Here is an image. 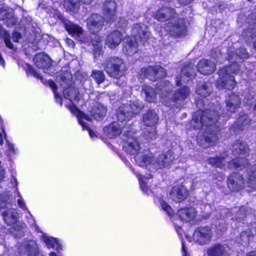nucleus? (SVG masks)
I'll list each match as a JSON object with an SVG mask.
<instances>
[{
    "instance_id": "obj_2",
    "label": "nucleus",
    "mask_w": 256,
    "mask_h": 256,
    "mask_svg": "<svg viewBox=\"0 0 256 256\" xmlns=\"http://www.w3.org/2000/svg\"><path fill=\"white\" fill-rule=\"evenodd\" d=\"M121 126L118 122H113L104 129V132L110 138L117 137L120 134H122V138L124 142V150L131 155H137L140 150V143L137 138L134 136L132 129L129 127Z\"/></svg>"
},
{
    "instance_id": "obj_57",
    "label": "nucleus",
    "mask_w": 256,
    "mask_h": 256,
    "mask_svg": "<svg viewBox=\"0 0 256 256\" xmlns=\"http://www.w3.org/2000/svg\"><path fill=\"white\" fill-rule=\"evenodd\" d=\"M8 32L4 30L2 27L0 25V38H4L6 36H8Z\"/></svg>"
},
{
    "instance_id": "obj_50",
    "label": "nucleus",
    "mask_w": 256,
    "mask_h": 256,
    "mask_svg": "<svg viewBox=\"0 0 256 256\" xmlns=\"http://www.w3.org/2000/svg\"><path fill=\"white\" fill-rule=\"evenodd\" d=\"M220 56V49L219 48H216L212 50V58H214V60H216Z\"/></svg>"
},
{
    "instance_id": "obj_1",
    "label": "nucleus",
    "mask_w": 256,
    "mask_h": 256,
    "mask_svg": "<svg viewBox=\"0 0 256 256\" xmlns=\"http://www.w3.org/2000/svg\"><path fill=\"white\" fill-rule=\"evenodd\" d=\"M248 54L246 50L240 48L236 52L228 53V60L232 63L220 69L218 71L219 78L216 81V86L220 89H232L236 84L234 75L236 74L240 70V66L238 64L242 60L248 58Z\"/></svg>"
},
{
    "instance_id": "obj_35",
    "label": "nucleus",
    "mask_w": 256,
    "mask_h": 256,
    "mask_svg": "<svg viewBox=\"0 0 256 256\" xmlns=\"http://www.w3.org/2000/svg\"><path fill=\"white\" fill-rule=\"evenodd\" d=\"M212 92L210 84L206 83L198 84L196 88V93L203 97L208 96Z\"/></svg>"
},
{
    "instance_id": "obj_5",
    "label": "nucleus",
    "mask_w": 256,
    "mask_h": 256,
    "mask_svg": "<svg viewBox=\"0 0 256 256\" xmlns=\"http://www.w3.org/2000/svg\"><path fill=\"white\" fill-rule=\"evenodd\" d=\"M157 88L160 91V94L163 100L171 99L174 102L182 100L187 98L190 90L187 86H184L176 90L173 94H170L172 85L168 81H162L158 84Z\"/></svg>"
},
{
    "instance_id": "obj_44",
    "label": "nucleus",
    "mask_w": 256,
    "mask_h": 256,
    "mask_svg": "<svg viewBox=\"0 0 256 256\" xmlns=\"http://www.w3.org/2000/svg\"><path fill=\"white\" fill-rule=\"evenodd\" d=\"M48 86L52 89L54 95V98L56 102L58 103H59L60 105H62V99L61 97L58 95L57 92V86L56 84L52 80H49L48 81Z\"/></svg>"
},
{
    "instance_id": "obj_21",
    "label": "nucleus",
    "mask_w": 256,
    "mask_h": 256,
    "mask_svg": "<svg viewBox=\"0 0 256 256\" xmlns=\"http://www.w3.org/2000/svg\"><path fill=\"white\" fill-rule=\"evenodd\" d=\"M198 70L203 74H212L215 70L214 62L206 60H200L197 65Z\"/></svg>"
},
{
    "instance_id": "obj_8",
    "label": "nucleus",
    "mask_w": 256,
    "mask_h": 256,
    "mask_svg": "<svg viewBox=\"0 0 256 256\" xmlns=\"http://www.w3.org/2000/svg\"><path fill=\"white\" fill-rule=\"evenodd\" d=\"M104 18L100 14H93L87 19L88 28L90 32L97 34L104 26Z\"/></svg>"
},
{
    "instance_id": "obj_52",
    "label": "nucleus",
    "mask_w": 256,
    "mask_h": 256,
    "mask_svg": "<svg viewBox=\"0 0 256 256\" xmlns=\"http://www.w3.org/2000/svg\"><path fill=\"white\" fill-rule=\"evenodd\" d=\"M26 225L24 224H18L14 226V230L19 232V234H22L24 232V229L25 228Z\"/></svg>"
},
{
    "instance_id": "obj_30",
    "label": "nucleus",
    "mask_w": 256,
    "mask_h": 256,
    "mask_svg": "<svg viewBox=\"0 0 256 256\" xmlns=\"http://www.w3.org/2000/svg\"><path fill=\"white\" fill-rule=\"evenodd\" d=\"M226 155L224 154L218 156L210 158L208 160V162L214 167L223 169L224 168L226 163Z\"/></svg>"
},
{
    "instance_id": "obj_17",
    "label": "nucleus",
    "mask_w": 256,
    "mask_h": 256,
    "mask_svg": "<svg viewBox=\"0 0 256 256\" xmlns=\"http://www.w3.org/2000/svg\"><path fill=\"white\" fill-rule=\"evenodd\" d=\"M244 179L242 174L238 173H232L228 178V186L232 191L240 190L244 184Z\"/></svg>"
},
{
    "instance_id": "obj_49",
    "label": "nucleus",
    "mask_w": 256,
    "mask_h": 256,
    "mask_svg": "<svg viewBox=\"0 0 256 256\" xmlns=\"http://www.w3.org/2000/svg\"><path fill=\"white\" fill-rule=\"evenodd\" d=\"M162 208L166 211L169 216H172L174 214V212L171 207L167 203L164 202H162L160 203Z\"/></svg>"
},
{
    "instance_id": "obj_40",
    "label": "nucleus",
    "mask_w": 256,
    "mask_h": 256,
    "mask_svg": "<svg viewBox=\"0 0 256 256\" xmlns=\"http://www.w3.org/2000/svg\"><path fill=\"white\" fill-rule=\"evenodd\" d=\"M251 119L248 115L246 114L240 116L237 118L236 124L240 129H242L244 126L249 125L251 122Z\"/></svg>"
},
{
    "instance_id": "obj_43",
    "label": "nucleus",
    "mask_w": 256,
    "mask_h": 256,
    "mask_svg": "<svg viewBox=\"0 0 256 256\" xmlns=\"http://www.w3.org/2000/svg\"><path fill=\"white\" fill-rule=\"evenodd\" d=\"M135 41L136 38H134V40H130L125 47L126 51L129 54L137 52L136 48L138 44Z\"/></svg>"
},
{
    "instance_id": "obj_62",
    "label": "nucleus",
    "mask_w": 256,
    "mask_h": 256,
    "mask_svg": "<svg viewBox=\"0 0 256 256\" xmlns=\"http://www.w3.org/2000/svg\"><path fill=\"white\" fill-rule=\"evenodd\" d=\"M4 64L5 61L2 58V54H0V65L2 66H4Z\"/></svg>"
},
{
    "instance_id": "obj_26",
    "label": "nucleus",
    "mask_w": 256,
    "mask_h": 256,
    "mask_svg": "<svg viewBox=\"0 0 256 256\" xmlns=\"http://www.w3.org/2000/svg\"><path fill=\"white\" fill-rule=\"evenodd\" d=\"M158 120V114L154 110L149 109L142 116L144 124L148 126H153L157 123Z\"/></svg>"
},
{
    "instance_id": "obj_55",
    "label": "nucleus",
    "mask_w": 256,
    "mask_h": 256,
    "mask_svg": "<svg viewBox=\"0 0 256 256\" xmlns=\"http://www.w3.org/2000/svg\"><path fill=\"white\" fill-rule=\"evenodd\" d=\"M94 56L95 58L97 56H99L102 52V48L100 47L98 45L94 46Z\"/></svg>"
},
{
    "instance_id": "obj_61",
    "label": "nucleus",
    "mask_w": 256,
    "mask_h": 256,
    "mask_svg": "<svg viewBox=\"0 0 256 256\" xmlns=\"http://www.w3.org/2000/svg\"><path fill=\"white\" fill-rule=\"evenodd\" d=\"M18 204L20 208L24 209L26 205L23 200H18Z\"/></svg>"
},
{
    "instance_id": "obj_18",
    "label": "nucleus",
    "mask_w": 256,
    "mask_h": 256,
    "mask_svg": "<svg viewBox=\"0 0 256 256\" xmlns=\"http://www.w3.org/2000/svg\"><path fill=\"white\" fill-rule=\"evenodd\" d=\"M116 4L112 0H106L103 5V12L108 22H112L116 18Z\"/></svg>"
},
{
    "instance_id": "obj_46",
    "label": "nucleus",
    "mask_w": 256,
    "mask_h": 256,
    "mask_svg": "<svg viewBox=\"0 0 256 256\" xmlns=\"http://www.w3.org/2000/svg\"><path fill=\"white\" fill-rule=\"evenodd\" d=\"M24 68L28 74H31L37 79L42 80V76L32 68L30 64H26Z\"/></svg>"
},
{
    "instance_id": "obj_60",
    "label": "nucleus",
    "mask_w": 256,
    "mask_h": 256,
    "mask_svg": "<svg viewBox=\"0 0 256 256\" xmlns=\"http://www.w3.org/2000/svg\"><path fill=\"white\" fill-rule=\"evenodd\" d=\"M193 0H178L179 2L182 5H186L191 2Z\"/></svg>"
},
{
    "instance_id": "obj_64",
    "label": "nucleus",
    "mask_w": 256,
    "mask_h": 256,
    "mask_svg": "<svg viewBox=\"0 0 256 256\" xmlns=\"http://www.w3.org/2000/svg\"><path fill=\"white\" fill-rule=\"evenodd\" d=\"M246 256H256V251L249 252Z\"/></svg>"
},
{
    "instance_id": "obj_11",
    "label": "nucleus",
    "mask_w": 256,
    "mask_h": 256,
    "mask_svg": "<svg viewBox=\"0 0 256 256\" xmlns=\"http://www.w3.org/2000/svg\"><path fill=\"white\" fill-rule=\"evenodd\" d=\"M168 28L170 34L176 37L182 36L186 32L185 20L184 18H178L174 22L168 23Z\"/></svg>"
},
{
    "instance_id": "obj_45",
    "label": "nucleus",
    "mask_w": 256,
    "mask_h": 256,
    "mask_svg": "<svg viewBox=\"0 0 256 256\" xmlns=\"http://www.w3.org/2000/svg\"><path fill=\"white\" fill-rule=\"evenodd\" d=\"M78 119L79 123L82 126L83 128L88 130V128L86 127V123L84 122V120L82 119L84 118L88 121H91L92 118L88 114L81 112H78Z\"/></svg>"
},
{
    "instance_id": "obj_10",
    "label": "nucleus",
    "mask_w": 256,
    "mask_h": 256,
    "mask_svg": "<svg viewBox=\"0 0 256 256\" xmlns=\"http://www.w3.org/2000/svg\"><path fill=\"white\" fill-rule=\"evenodd\" d=\"M189 192L186 187L182 185H177L172 188L169 192V198L176 202H181L188 196Z\"/></svg>"
},
{
    "instance_id": "obj_19",
    "label": "nucleus",
    "mask_w": 256,
    "mask_h": 256,
    "mask_svg": "<svg viewBox=\"0 0 256 256\" xmlns=\"http://www.w3.org/2000/svg\"><path fill=\"white\" fill-rule=\"evenodd\" d=\"M226 108L230 113L235 112L240 108L241 104V98L235 94H230L226 100Z\"/></svg>"
},
{
    "instance_id": "obj_54",
    "label": "nucleus",
    "mask_w": 256,
    "mask_h": 256,
    "mask_svg": "<svg viewBox=\"0 0 256 256\" xmlns=\"http://www.w3.org/2000/svg\"><path fill=\"white\" fill-rule=\"evenodd\" d=\"M116 24L118 27L123 29L127 26V22L125 19L120 18Z\"/></svg>"
},
{
    "instance_id": "obj_4",
    "label": "nucleus",
    "mask_w": 256,
    "mask_h": 256,
    "mask_svg": "<svg viewBox=\"0 0 256 256\" xmlns=\"http://www.w3.org/2000/svg\"><path fill=\"white\" fill-rule=\"evenodd\" d=\"M220 114L218 110L212 111L210 110H197L192 116V126L196 129H200L204 126H212L218 122Z\"/></svg>"
},
{
    "instance_id": "obj_20",
    "label": "nucleus",
    "mask_w": 256,
    "mask_h": 256,
    "mask_svg": "<svg viewBox=\"0 0 256 256\" xmlns=\"http://www.w3.org/2000/svg\"><path fill=\"white\" fill-rule=\"evenodd\" d=\"M106 112V108L99 102L94 103L90 110L92 117L96 120H100L104 118Z\"/></svg>"
},
{
    "instance_id": "obj_63",
    "label": "nucleus",
    "mask_w": 256,
    "mask_h": 256,
    "mask_svg": "<svg viewBox=\"0 0 256 256\" xmlns=\"http://www.w3.org/2000/svg\"><path fill=\"white\" fill-rule=\"evenodd\" d=\"M92 0H80V1H81L82 3L87 4H90L92 2Z\"/></svg>"
},
{
    "instance_id": "obj_41",
    "label": "nucleus",
    "mask_w": 256,
    "mask_h": 256,
    "mask_svg": "<svg viewBox=\"0 0 256 256\" xmlns=\"http://www.w3.org/2000/svg\"><path fill=\"white\" fill-rule=\"evenodd\" d=\"M251 174L248 176V185L249 187L256 189V164L250 170Z\"/></svg>"
},
{
    "instance_id": "obj_13",
    "label": "nucleus",
    "mask_w": 256,
    "mask_h": 256,
    "mask_svg": "<svg viewBox=\"0 0 256 256\" xmlns=\"http://www.w3.org/2000/svg\"><path fill=\"white\" fill-rule=\"evenodd\" d=\"M144 73L146 78L152 81L164 78L166 74L164 69L159 66L147 68L144 70Z\"/></svg>"
},
{
    "instance_id": "obj_58",
    "label": "nucleus",
    "mask_w": 256,
    "mask_h": 256,
    "mask_svg": "<svg viewBox=\"0 0 256 256\" xmlns=\"http://www.w3.org/2000/svg\"><path fill=\"white\" fill-rule=\"evenodd\" d=\"M66 42L69 46L73 48L74 46V42L72 40L69 38H66Z\"/></svg>"
},
{
    "instance_id": "obj_3",
    "label": "nucleus",
    "mask_w": 256,
    "mask_h": 256,
    "mask_svg": "<svg viewBox=\"0 0 256 256\" xmlns=\"http://www.w3.org/2000/svg\"><path fill=\"white\" fill-rule=\"evenodd\" d=\"M174 159L172 152H168L158 158H154L152 154H144L140 158H136V160L140 166L150 165L154 169H160L169 166Z\"/></svg>"
},
{
    "instance_id": "obj_9",
    "label": "nucleus",
    "mask_w": 256,
    "mask_h": 256,
    "mask_svg": "<svg viewBox=\"0 0 256 256\" xmlns=\"http://www.w3.org/2000/svg\"><path fill=\"white\" fill-rule=\"evenodd\" d=\"M212 236V232L208 226L198 228L193 234L194 240L201 245L208 243L211 240Z\"/></svg>"
},
{
    "instance_id": "obj_25",
    "label": "nucleus",
    "mask_w": 256,
    "mask_h": 256,
    "mask_svg": "<svg viewBox=\"0 0 256 256\" xmlns=\"http://www.w3.org/2000/svg\"><path fill=\"white\" fill-rule=\"evenodd\" d=\"M34 61L36 66L40 68H49L52 65L51 59L44 54L40 53L36 54L34 58Z\"/></svg>"
},
{
    "instance_id": "obj_24",
    "label": "nucleus",
    "mask_w": 256,
    "mask_h": 256,
    "mask_svg": "<svg viewBox=\"0 0 256 256\" xmlns=\"http://www.w3.org/2000/svg\"><path fill=\"white\" fill-rule=\"evenodd\" d=\"M122 35L118 30H114L107 36L106 44L110 48H114L120 43Z\"/></svg>"
},
{
    "instance_id": "obj_7",
    "label": "nucleus",
    "mask_w": 256,
    "mask_h": 256,
    "mask_svg": "<svg viewBox=\"0 0 256 256\" xmlns=\"http://www.w3.org/2000/svg\"><path fill=\"white\" fill-rule=\"evenodd\" d=\"M104 68L111 77L118 78L122 77L126 70L123 60L117 56L108 57L104 63Z\"/></svg>"
},
{
    "instance_id": "obj_42",
    "label": "nucleus",
    "mask_w": 256,
    "mask_h": 256,
    "mask_svg": "<svg viewBox=\"0 0 256 256\" xmlns=\"http://www.w3.org/2000/svg\"><path fill=\"white\" fill-rule=\"evenodd\" d=\"M91 76L96 81L98 84L104 82L105 80V75L102 71L93 70Z\"/></svg>"
},
{
    "instance_id": "obj_33",
    "label": "nucleus",
    "mask_w": 256,
    "mask_h": 256,
    "mask_svg": "<svg viewBox=\"0 0 256 256\" xmlns=\"http://www.w3.org/2000/svg\"><path fill=\"white\" fill-rule=\"evenodd\" d=\"M142 92L146 96V101L150 102H154L156 99V94L154 90L150 86H142Z\"/></svg>"
},
{
    "instance_id": "obj_14",
    "label": "nucleus",
    "mask_w": 256,
    "mask_h": 256,
    "mask_svg": "<svg viewBox=\"0 0 256 256\" xmlns=\"http://www.w3.org/2000/svg\"><path fill=\"white\" fill-rule=\"evenodd\" d=\"M217 131L214 132L208 130L202 136H199L197 141L198 144L203 148H207L214 145L218 140Z\"/></svg>"
},
{
    "instance_id": "obj_38",
    "label": "nucleus",
    "mask_w": 256,
    "mask_h": 256,
    "mask_svg": "<svg viewBox=\"0 0 256 256\" xmlns=\"http://www.w3.org/2000/svg\"><path fill=\"white\" fill-rule=\"evenodd\" d=\"M242 36L245 42H250L256 36L255 29L254 28H248L246 29H244L242 32Z\"/></svg>"
},
{
    "instance_id": "obj_36",
    "label": "nucleus",
    "mask_w": 256,
    "mask_h": 256,
    "mask_svg": "<svg viewBox=\"0 0 256 256\" xmlns=\"http://www.w3.org/2000/svg\"><path fill=\"white\" fill-rule=\"evenodd\" d=\"M80 0H64V6L67 10L73 12L79 9Z\"/></svg>"
},
{
    "instance_id": "obj_22",
    "label": "nucleus",
    "mask_w": 256,
    "mask_h": 256,
    "mask_svg": "<svg viewBox=\"0 0 256 256\" xmlns=\"http://www.w3.org/2000/svg\"><path fill=\"white\" fill-rule=\"evenodd\" d=\"M60 20L66 30L72 36L80 37L82 34L83 30L79 26L66 19L63 16H62Z\"/></svg>"
},
{
    "instance_id": "obj_27",
    "label": "nucleus",
    "mask_w": 256,
    "mask_h": 256,
    "mask_svg": "<svg viewBox=\"0 0 256 256\" xmlns=\"http://www.w3.org/2000/svg\"><path fill=\"white\" fill-rule=\"evenodd\" d=\"M2 216L5 223L8 226L14 224L18 218V212L14 208H8L2 212Z\"/></svg>"
},
{
    "instance_id": "obj_31",
    "label": "nucleus",
    "mask_w": 256,
    "mask_h": 256,
    "mask_svg": "<svg viewBox=\"0 0 256 256\" xmlns=\"http://www.w3.org/2000/svg\"><path fill=\"white\" fill-rule=\"evenodd\" d=\"M248 166V160L243 158H239L237 159L232 160L228 163V168L230 169H238L242 170V168H245Z\"/></svg>"
},
{
    "instance_id": "obj_39",
    "label": "nucleus",
    "mask_w": 256,
    "mask_h": 256,
    "mask_svg": "<svg viewBox=\"0 0 256 256\" xmlns=\"http://www.w3.org/2000/svg\"><path fill=\"white\" fill-rule=\"evenodd\" d=\"M57 79L60 81V84L64 88L71 86L72 76L67 74L66 76L60 74L57 76Z\"/></svg>"
},
{
    "instance_id": "obj_23",
    "label": "nucleus",
    "mask_w": 256,
    "mask_h": 256,
    "mask_svg": "<svg viewBox=\"0 0 256 256\" xmlns=\"http://www.w3.org/2000/svg\"><path fill=\"white\" fill-rule=\"evenodd\" d=\"M177 214L181 220L188 222L196 218V212L194 208L190 207L178 210Z\"/></svg>"
},
{
    "instance_id": "obj_6",
    "label": "nucleus",
    "mask_w": 256,
    "mask_h": 256,
    "mask_svg": "<svg viewBox=\"0 0 256 256\" xmlns=\"http://www.w3.org/2000/svg\"><path fill=\"white\" fill-rule=\"evenodd\" d=\"M143 108L139 100L130 101L118 108L116 114L117 119L122 123L128 122L139 114Z\"/></svg>"
},
{
    "instance_id": "obj_47",
    "label": "nucleus",
    "mask_w": 256,
    "mask_h": 256,
    "mask_svg": "<svg viewBox=\"0 0 256 256\" xmlns=\"http://www.w3.org/2000/svg\"><path fill=\"white\" fill-rule=\"evenodd\" d=\"M43 240L48 248H54L58 244L57 240L53 238L44 236Z\"/></svg>"
},
{
    "instance_id": "obj_16",
    "label": "nucleus",
    "mask_w": 256,
    "mask_h": 256,
    "mask_svg": "<svg viewBox=\"0 0 256 256\" xmlns=\"http://www.w3.org/2000/svg\"><path fill=\"white\" fill-rule=\"evenodd\" d=\"M176 12L174 9L163 6L158 10L154 14L155 19L160 22H166L175 17Z\"/></svg>"
},
{
    "instance_id": "obj_34",
    "label": "nucleus",
    "mask_w": 256,
    "mask_h": 256,
    "mask_svg": "<svg viewBox=\"0 0 256 256\" xmlns=\"http://www.w3.org/2000/svg\"><path fill=\"white\" fill-rule=\"evenodd\" d=\"M64 98L72 101V100H76L78 99L79 94L78 90L74 87H69L64 88L63 91Z\"/></svg>"
},
{
    "instance_id": "obj_48",
    "label": "nucleus",
    "mask_w": 256,
    "mask_h": 256,
    "mask_svg": "<svg viewBox=\"0 0 256 256\" xmlns=\"http://www.w3.org/2000/svg\"><path fill=\"white\" fill-rule=\"evenodd\" d=\"M250 236L251 232L250 230L242 232L240 234L241 240L244 242H248Z\"/></svg>"
},
{
    "instance_id": "obj_29",
    "label": "nucleus",
    "mask_w": 256,
    "mask_h": 256,
    "mask_svg": "<svg viewBox=\"0 0 256 256\" xmlns=\"http://www.w3.org/2000/svg\"><path fill=\"white\" fill-rule=\"evenodd\" d=\"M232 153L234 156L246 154L249 152L248 145L241 140H237L234 142L232 148Z\"/></svg>"
},
{
    "instance_id": "obj_28",
    "label": "nucleus",
    "mask_w": 256,
    "mask_h": 256,
    "mask_svg": "<svg viewBox=\"0 0 256 256\" xmlns=\"http://www.w3.org/2000/svg\"><path fill=\"white\" fill-rule=\"evenodd\" d=\"M132 32L135 36H139L143 41L147 40L150 35L147 26L144 24H134Z\"/></svg>"
},
{
    "instance_id": "obj_12",
    "label": "nucleus",
    "mask_w": 256,
    "mask_h": 256,
    "mask_svg": "<svg viewBox=\"0 0 256 256\" xmlns=\"http://www.w3.org/2000/svg\"><path fill=\"white\" fill-rule=\"evenodd\" d=\"M196 74V70L194 64H190L186 66L182 70L180 76L176 78V85L180 86L181 85L182 82H183L184 83L188 82L189 79L194 78Z\"/></svg>"
},
{
    "instance_id": "obj_59",
    "label": "nucleus",
    "mask_w": 256,
    "mask_h": 256,
    "mask_svg": "<svg viewBox=\"0 0 256 256\" xmlns=\"http://www.w3.org/2000/svg\"><path fill=\"white\" fill-rule=\"evenodd\" d=\"M6 11L4 9L0 10V20H3L6 18L7 16H6Z\"/></svg>"
},
{
    "instance_id": "obj_32",
    "label": "nucleus",
    "mask_w": 256,
    "mask_h": 256,
    "mask_svg": "<svg viewBox=\"0 0 256 256\" xmlns=\"http://www.w3.org/2000/svg\"><path fill=\"white\" fill-rule=\"evenodd\" d=\"M26 256H40L38 254V247L36 242L34 240L30 241L28 243L24 244ZM40 256H44L41 255Z\"/></svg>"
},
{
    "instance_id": "obj_37",
    "label": "nucleus",
    "mask_w": 256,
    "mask_h": 256,
    "mask_svg": "<svg viewBox=\"0 0 256 256\" xmlns=\"http://www.w3.org/2000/svg\"><path fill=\"white\" fill-rule=\"evenodd\" d=\"M156 138V134L155 130L151 128L150 130H146L144 132V134L139 136V139L143 142H146L150 140H154Z\"/></svg>"
},
{
    "instance_id": "obj_51",
    "label": "nucleus",
    "mask_w": 256,
    "mask_h": 256,
    "mask_svg": "<svg viewBox=\"0 0 256 256\" xmlns=\"http://www.w3.org/2000/svg\"><path fill=\"white\" fill-rule=\"evenodd\" d=\"M12 204L10 200H2L0 202V208H10Z\"/></svg>"
},
{
    "instance_id": "obj_15",
    "label": "nucleus",
    "mask_w": 256,
    "mask_h": 256,
    "mask_svg": "<svg viewBox=\"0 0 256 256\" xmlns=\"http://www.w3.org/2000/svg\"><path fill=\"white\" fill-rule=\"evenodd\" d=\"M208 256H229L230 248L226 244L216 243L206 250Z\"/></svg>"
},
{
    "instance_id": "obj_56",
    "label": "nucleus",
    "mask_w": 256,
    "mask_h": 256,
    "mask_svg": "<svg viewBox=\"0 0 256 256\" xmlns=\"http://www.w3.org/2000/svg\"><path fill=\"white\" fill-rule=\"evenodd\" d=\"M22 38V36L18 32H14L12 34V40L15 42H18L20 39Z\"/></svg>"
},
{
    "instance_id": "obj_53",
    "label": "nucleus",
    "mask_w": 256,
    "mask_h": 256,
    "mask_svg": "<svg viewBox=\"0 0 256 256\" xmlns=\"http://www.w3.org/2000/svg\"><path fill=\"white\" fill-rule=\"evenodd\" d=\"M4 38V43L6 45V46L10 48V49H13V46L10 40V34H9L8 36H6Z\"/></svg>"
}]
</instances>
